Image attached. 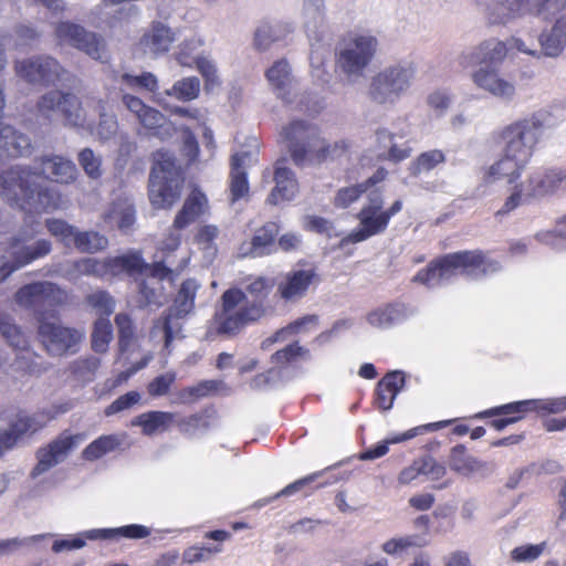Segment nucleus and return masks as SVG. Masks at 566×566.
Wrapping results in <instances>:
<instances>
[{
	"mask_svg": "<svg viewBox=\"0 0 566 566\" xmlns=\"http://www.w3.org/2000/svg\"><path fill=\"white\" fill-rule=\"evenodd\" d=\"M273 285H248L247 292L233 286L221 296V308L213 315V326L218 335L235 336L245 326L259 322L275 308V300L296 302L307 291L308 285H279L272 294Z\"/></svg>",
	"mask_w": 566,
	"mask_h": 566,
	"instance_id": "1",
	"label": "nucleus"
},
{
	"mask_svg": "<svg viewBox=\"0 0 566 566\" xmlns=\"http://www.w3.org/2000/svg\"><path fill=\"white\" fill-rule=\"evenodd\" d=\"M66 300L67 294L60 285H22L15 293V302L36 314L41 342L55 356L75 353L83 338L76 328L46 321L56 317V307Z\"/></svg>",
	"mask_w": 566,
	"mask_h": 566,
	"instance_id": "2",
	"label": "nucleus"
},
{
	"mask_svg": "<svg viewBox=\"0 0 566 566\" xmlns=\"http://www.w3.org/2000/svg\"><path fill=\"white\" fill-rule=\"evenodd\" d=\"M61 272L66 280H77L82 275L101 279L104 275L113 276L126 273L132 277H151L158 281L176 280L172 270L165 266L161 262L148 264L142 258L140 252L130 251L126 254L106 258L102 261L91 258L80 259L77 261H67Z\"/></svg>",
	"mask_w": 566,
	"mask_h": 566,
	"instance_id": "3",
	"label": "nucleus"
},
{
	"mask_svg": "<svg viewBox=\"0 0 566 566\" xmlns=\"http://www.w3.org/2000/svg\"><path fill=\"white\" fill-rule=\"evenodd\" d=\"M0 196L27 213L48 212L60 206L57 191L38 182L36 172L29 167L13 166L1 172Z\"/></svg>",
	"mask_w": 566,
	"mask_h": 566,
	"instance_id": "4",
	"label": "nucleus"
},
{
	"mask_svg": "<svg viewBox=\"0 0 566 566\" xmlns=\"http://www.w3.org/2000/svg\"><path fill=\"white\" fill-rule=\"evenodd\" d=\"M548 117L547 112L539 111L506 125L500 134L502 151L526 167L547 127Z\"/></svg>",
	"mask_w": 566,
	"mask_h": 566,
	"instance_id": "5",
	"label": "nucleus"
},
{
	"mask_svg": "<svg viewBox=\"0 0 566 566\" xmlns=\"http://www.w3.org/2000/svg\"><path fill=\"white\" fill-rule=\"evenodd\" d=\"M565 180L566 171L564 169H532L524 180H517L514 186L510 187V195L502 208L497 210L496 216L507 214L526 202L553 195Z\"/></svg>",
	"mask_w": 566,
	"mask_h": 566,
	"instance_id": "6",
	"label": "nucleus"
},
{
	"mask_svg": "<svg viewBox=\"0 0 566 566\" xmlns=\"http://www.w3.org/2000/svg\"><path fill=\"white\" fill-rule=\"evenodd\" d=\"M481 270L484 273L496 272L501 264L489 259L481 251H461L450 253L432 261L428 266L417 273L415 283H429L431 281H448L457 272Z\"/></svg>",
	"mask_w": 566,
	"mask_h": 566,
	"instance_id": "7",
	"label": "nucleus"
},
{
	"mask_svg": "<svg viewBox=\"0 0 566 566\" xmlns=\"http://www.w3.org/2000/svg\"><path fill=\"white\" fill-rule=\"evenodd\" d=\"M378 50V40L369 33L349 34L339 45L336 65L347 83L365 77Z\"/></svg>",
	"mask_w": 566,
	"mask_h": 566,
	"instance_id": "8",
	"label": "nucleus"
},
{
	"mask_svg": "<svg viewBox=\"0 0 566 566\" xmlns=\"http://www.w3.org/2000/svg\"><path fill=\"white\" fill-rule=\"evenodd\" d=\"M415 66L409 62H397L377 72L369 82L367 94L377 105H394L412 85Z\"/></svg>",
	"mask_w": 566,
	"mask_h": 566,
	"instance_id": "9",
	"label": "nucleus"
},
{
	"mask_svg": "<svg viewBox=\"0 0 566 566\" xmlns=\"http://www.w3.org/2000/svg\"><path fill=\"white\" fill-rule=\"evenodd\" d=\"M52 28L53 38L60 45H71L94 60L107 61L105 41L96 33L72 21H57L52 24Z\"/></svg>",
	"mask_w": 566,
	"mask_h": 566,
	"instance_id": "10",
	"label": "nucleus"
},
{
	"mask_svg": "<svg viewBox=\"0 0 566 566\" xmlns=\"http://www.w3.org/2000/svg\"><path fill=\"white\" fill-rule=\"evenodd\" d=\"M197 285H180L172 304L154 322L153 329L164 333L165 347L180 334L184 319L193 311Z\"/></svg>",
	"mask_w": 566,
	"mask_h": 566,
	"instance_id": "11",
	"label": "nucleus"
},
{
	"mask_svg": "<svg viewBox=\"0 0 566 566\" xmlns=\"http://www.w3.org/2000/svg\"><path fill=\"white\" fill-rule=\"evenodd\" d=\"M72 407V402L66 401L53 405L50 410L38 411L33 416H19L8 430L0 431V455L12 449L22 436L40 431L49 421L70 411Z\"/></svg>",
	"mask_w": 566,
	"mask_h": 566,
	"instance_id": "12",
	"label": "nucleus"
},
{
	"mask_svg": "<svg viewBox=\"0 0 566 566\" xmlns=\"http://www.w3.org/2000/svg\"><path fill=\"white\" fill-rule=\"evenodd\" d=\"M14 72L24 82L41 86L54 85L65 74L59 61L50 55H36L15 61Z\"/></svg>",
	"mask_w": 566,
	"mask_h": 566,
	"instance_id": "13",
	"label": "nucleus"
},
{
	"mask_svg": "<svg viewBox=\"0 0 566 566\" xmlns=\"http://www.w3.org/2000/svg\"><path fill=\"white\" fill-rule=\"evenodd\" d=\"M384 197L378 189L368 192L367 201L359 211L358 229L354 230L347 238L352 242H361L368 238L382 233L388 226V216L384 213Z\"/></svg>",
	"mask_w": 566,
	"mask_h": 566,
	"instance_id": "14",
	"label": "nucleus"
},
{
	"mask_svg": "<svg viewBox=\"0 0 566 566\" xmlns=\"http://www.w3.org/2000/svg\"><path fill=\"white\" fill-rule=\"evenodd\" d=\"M122 101L140 126L150 132L153 136L161 140L174 136L175 127L161 112L146 105L140 98L130 94L123 95Z\"/></svg>",
	"mask_w": 566,
	"mask_h": 566,
	"instance_id": "15",
	"label": "nucleus"
},
{
	"mask_svg": "<svg viewBox=\"0 0 566 566\" xmlns=\"http://www.w3.org/2000/svg\"><path fill=\"white\" fill-rule=\"evenodd\" d=\"M84 439V433L72 434L69 430L62 431L36 451L38 462L32 469V476L41 475L63 461Z\"/></svg>",
	"mask_w": 566,
	"mask_h": 566,
	"instance_id": "16",
	"label": "nucleus"
},
{
	"mask_svg": "<svg viewBox=\"0 0 566 566\" xmlns=\"http://www.w3.org/2000/svg\"><path fill=\"white\" fill-rule=\"evenodd\" d=\"M471 80L478 88L490 94L500 102L510 104L517 97L515 81L504 76L493 67H479L471 74Z\"/></svg>",
	"mask_w": 566,
	"mask_h": 566,
	"instance_id": "17",
	"label": "nucleus"
},
{
	"mask_svg": "<svg viewBox=\"0 0 566 566\" xmlns=\"http://www.w3.org/2000/svg\"><path fill=\"white\" fill-rule=\"evenodd\" d=\"M317 128L304 120H294L282 129L293 160L302 165L310 156L308 142L316 139Z\"/></svg>",
	"mask_w": 566,
	"mask_h": 566,
	"instance_id": "18",
	"label": "nucleus"
},
{
	"mask_svg": "<svg viewBox=\"0 0 566 566\" xmlns=\"http://www.w3.org/2000/svg\"><path fill=\"white\" fill-rule=\"evenodd\" d=\"M533 412L531 399L513 401L501 406L492 407L474 415L476 419L492 418L488 424L501 431L507 426L524 419L527 413Z\"/></svg>",
	"mask_w": 566,
	"mask_h": 566,
	"instance_id": "19",
	"label": "nucleus"
},
{
	"mask_svg": "<svg viewBox=\"0 0 566 566\" xmlns=\"http://www.w3.org/2000/svg\"><path fill=\"white\" fill-rule=\"evenodd\" d=\"M210 205L207 195L196 185L191 186L181 209L174 219V228L184 230L201 217L209 214Z\"/></svg>",
	"mask_w": 566,
	"mask_h": 566,
	"instance_id": "20",
	"label": "nucleus"
},
{
	"mask_svg": "<svg viewBox=\"0 0 566 566\" xmlns=\"http://www.w3.org/2000/svg\"><path fill=\"white\" fill-rule=\"evenodd\" d=\"M266 80L277 98L291 104L297 96V83L286 60H279L266 71Z\"/></svg>",
	"mask_w": 566,
	"mask_h": 566,
	"instance_id": "21",
	"label": "nucleus"
},
{
	"mask_svg": "<svg viewBox=\"0 0 566 566\" xmlns=\"http://www.w3.org/2000/svg\"><path fill=\"white\" fill-rule=\"evenodd\" d=\"M524 169L523 164L502 151L496 160L481 169V182L484 186H492L502 179H506L512 187L520 180Z\"/></svg>",
	"mask_w": 566,
	"mask_h": 566,
	"instance_id": "22",
	"label": "nucleus"
},
{
	"mask_svg": "<svg viewBox=\"0 0 566 566\" xmlns=\"http://www.w3.org/2000/svg\"><path fill=\"white\" fill-rule=\"evenodd\" d=\"M0 334L14 350L19 352L15 358L18 369L28 374H34L36 370L31 365L24 364V361L31 359L34 354L29 349L24 334L11 322V318L6 313H0Z\"/></svg>",
	"mask_w": 566,
	"mask_h": 566,
	"instance_id": "23",
	"label": "nucleus"
},
{
	"mask_svg": "<svg viewBox=\"0 0 566 566\" xmlns=\"http://www.w3.org/2000/svg\"><path fill=\"white\" fill-rule=\"evenodd\" d=\"M184 179L149 178V200L158 208H170L180 197Z\"/></svg>",
	"mask_w": 566,
	"mask_h": 566,
	"instance_id": "24",
	"label": "nucleus"
},
{
	"mask_svg": "<svg viewBox=\"0 0 566 566\" xmlns=\"http://www.w3.org/2000/svg\"><path fill=\"white\" fill-rule=\"evenodd\" d=\"M405 384L406 377L402 371L394 370L387 373L376 386L374 405L382 411L391 409L397 395L405 387Z\"/></svg>",
	"mask_w": 566,
	"mask_h": 566,
	"instance_id": "25",
	"label": "nucleus"
},
{
	"mask_svg": "<svg viewBox=\"0 0 566 566\" xmlns=\"http://www.w3.org/2000/svg\"><path fill=\"white\" fill-rule=\"evenodd\" d=\"M40 174L57 184L70 185L78 175L75 164L62 156H45L40 159Z\"/></svg>",
	"mask_w": 566,
	"mask_h": 566,
	"instance_id": "26",
	"label": "nucleus"
},
{
	"mask_svg": "<svg viewBox=\"0 0 566 566\" xmlns=\"http://www.w3.org/2000/svg\"><path fill=\"white\" fill-rule=\"evenodd\" d=\"M232 534L224 530H214L206 532L205 539H211L217 544L211 546H190L182 553V562L185 564H196L209 560L213 555L223 551V543L231 538Z\"/></svg>",
	"mask_w": 566,
	"mask_h": 566,
	"instance_id": "27",
	"label": "nucleus"
},
{
	"mask_svg": "<svg viewBox=\"0 0 566 566\" xmlns=\"http://www.w3.org/2000/svg\"><path fill=\"white\" fill-rule=\"evenodd\" d=\"M177 413L161 410H150L136 416L132 426L139 427L147 437L164 433L175 424Z\"/></svg>",
	"mask_w": 566,
	"mask_h": 566,
	"instance_id": "28",
	"label": "nucleus"
},
{
	"mask_svg": "<svg viewBox=\"0 0 566 566\" xmlns=\"http://www.w3.org/2000/svg\"><path fill=\"white\" fill-rule=\"evenodd\" d=\"M273 180L275 187L266 199V202L270 205L276 206L282 201L292 200L298 192V184L295 175L286 167H276Z\"/></svg>",
	"mask_w": 566,
	"mask_h": 566,
	"instance_id": "29",
	"label": "nucleus"
},
{
	"mask_svg": "<svg viewBox=\"0 0 566 566\" xmlns=\"http://www.w3.org/2000/svg\"><path fill=\"white\" fill-rule=\"evenodd\" d=\"M31 143L28 136L10 125L0 123V157H21L30 154Z\"/></svg>",
	"mask_w": 566,
	"mask_h": 566,
	"instance_id": "30",
	"label": "nucleus"
},
{
	"mask_svg": "<svg viewBox=\"0 0 566 566\" xmlns=\"http://www.w3.org/2000/svg\"><path fill=\"white\" fill-rule=\"evenodd\" d=\"M174 33L163 23H155L140 39L139 45L145 54L157 56L167 52L174 42Z\"/></svg>",
	"mask_w": 566,
	"mask_h": 566,
	"instance_id": "31",
	"label": "nucleus"
},
{
	"mask_svg": "<svg viewBox=\"0 0 566 566\" xmlns=\"http://www.w3.org/2000/svg\"><path fill=\"white\" fill-rule=\"evenodd\" d=\"M150 535V530L140 524H128L115 528H94L86 531L84 537L86 539H113L118 541L120 538L128 539H142Z\"/></svg>",
	"mask_w": 566,
	"mask_h": 566,
	"instance_id": "32",
	"label": "nucleus"
},
{
	"mask_svg": "<svg viewBox=\"0 0 566 566\" xmlns=\"http://www.w3.org/2000/svg\"><path fill=\"white\" fill-rule=\"evenodd\" d=\"M409 314L405 304L388 303L368 313L367 322L376 328L385 329L403 322Z\"/></svg>",
	"mask_w": 566,
	"mask_h": 566,
	"instance_id": "33",
	"label": "nucleus"
},
{
	"mask_svg": "<svg viewBox=\"0 0 566 566\" xmlns=\"http://www.w3.org/2000/svg\"><path fill=\"white\" fill-rule=\"evenodd\" d=\"M319 317L316 314H307L302 317H298L287 325L276 329L271 336L266 337L261 343L262 349H268L270 346L277 342H284L289 337L298 335L301 333L307 332L311 327H315L318 325Z\"/></svg>",
	"mask_w": 566,
	"mask_h": 566,
	"instance_id": "34",
	"label": "nucleus"
},
{
	"mask_svg": "<svg viewBox=\"0 0 566 566\" xmlns=\"http://www.w3.org/2000/svg\"><path fill=\"white\" fill-rule=\"evenodd\" d=\"M135 207L128 198H118L113 201L109 209L104 213V220L109 226H116L125 232L135 222Z\"/></svg>",
	"mask_w": 566,
	"mask_h": 566,
	"instance_id": "35",
	"label": "nucleus"
},
{
	"mask_svg": "<svg viewBox=\"0 0 566 566\" xmlns=\"http://www.w3.org/2000/svg\"><path fill=\"white\" fill-rule=\"evenodd\" d=\"M522 8V0H491L484 10L490 24H506L515 19Z\"/></svg>",
	"mask_w": 566,
	"mask_h": 566,
	"instance_id": "36",
	"label": "nucleus"
},
{
	"mask_svg": "<svg viewBox=\"0 0 566 566\" xmlns=\"http://www.w3.org/2000/svg\"><path fill=\"white\" fill-rule=\"evenodd\" d=\"M11 249V254L17 263L23 265L46 255L51 251V243L48 240H39L30 244H24L21 239H14Z\"/></svg>",
	"mask_w": 566,
	"mask_h": 566,
	"instance_id": "37",
	"label": "nucleus"
},
{
	"mask_svg": "<svg viewBox=\"0 0 566 566\" xmlns=\"http://www.w3.org/2000/svg\"><path fill=\"white\" fill-rule=\"evenodd\" d=\"M222 382L219 380H201L193 386H188L176 392L175 402L179 405H191L196 401L214 395Z\"/></svg>",
	"mask_w": 566,
	"mask_h": 566,
	"instance_id": "38",
	"label": "nucleus"
},
{
	"mask_svg": "<svg viewBox=\"0 0 566 566\" xmlns=\"http://www.w3.org/2000/svg\"><path fill=\"white\" fill-rule=\"evenodd\" d=\"M387 176V171L382 168L378 169L365 182L339 189L335 196V205L339 208H346L356 201L363 192H366L370 187L382 181Z\"/></svg>",
	"mask_w": 566,
	"mask_h": 566,
	"instance_id": "39",
	"label": "nucleus"
},
{
	"mask_svg": "<svg viewBox=\"0 0 566 566\" xmlns=\"http://www.w3.org/2000/svg\"><path fill=\"white\" fill-rule=\"evenodd\" d=\"M200 93V81L191 76L177 81L171 88L158 93L156 102L164 105L165 96H172L179 101L188 102L196 99Z\"/></svg>",
	"mask_w": 566,
	"mask_h": 566,
	"instance_id": "40",
	"label": "nucleus"
},
{
	"mask_svg": "<svg viewBox=\"0 0 566 566\" xmlns=\"http://www.w3.org/2000/svg\"><path fill=\"white\" fill-rule=\"evenodd\" d=\"M279 232V226L274 222H269L258 230L253 237L249 249L241 248L242 255L261 256L270 252V247L273 244L274 238Z\"/></svg>",
	"mask_w": 566,
	"mask_h": 566,
	"instance_id": "41",
	"label": "nucleus"
},
{
	"mask_svg": "<svg viewBox=\"0 0 566 566\" xmlns=\"http://www.w3.org/2000/svg\"><path fill=\"white\" fill-rule=\"evenodd\" d=\"M509 53L507 41L503 42L497 39H489L481 42L474 48V61L481 63H500Z\"/></svg>",
	"mask_w": 566,
	"mask_h": 566,
	"instance_id": "42",
	"label": "nucleus"
},
{
	"mask_svg": "<svg viewBox=\"0 0 566 566\" xmlns=\"http://www.w3.org/2000/svg\"><path fill=\"white\" fill-rule=\"evenodd\" d=\"M348 143L346 140L327 142L319 138L308 142L310 156L315 157L318 161L327 159H336L348 150Z\"/></svg>",
	"mask_w": 566,
	"mask_h": 566,
	"instance_id": "43",
	"label": "nucleus"
},
{
	"mask_svg": "<svg viewBox=\"0 0 566 566\" xmlns=\"http://www.w3.org/2000/svg\"><path fill=\"white\" fill-rule=\"evenodd\" d=\"M107 245L108 239L104 234L94 230L80 231L77 228L71 243L77 251L90 254L103 251Z\"/></svg>",
	"mask_w": 566,
	"mask_h": 566,
	"instance_id": "44",
	"label": "nucleus"
},
{
	"mask_svg": "<svg viewBox=\"0 0 566 566\" xmlns=\"http://www.w3.org/2000/svg\"><path fill=\"white\" fill-rule=\"evenodd\" d=\"M449 465L451 470L463 475H469L484 467L481 461L468 453L463 444H457L451 449Z\"/></svg>",
	"mask_w": 566,
	"mask_h": 566,
	"instance_id": "45",
	"label": "nucleus"
},
{
	"mask_svg": "<svg viewBox=\"0 0 566 566\" xmlns=\"http://www.w3.org/2000/svg\"><path fill=\"white\" fill-rule=\"evenodd\" d=\"M120 446L116 434H104L92 441L81 453L85 461H96L105 454L115 451Z\"/></svg>",
	"mask_w": 566,
	"mask_h": 566,
	"instance_id": "46",
	"label": "nucleus"
},
{
	"mask_svg": "<svg viewBox=\"0 0 566 566\" xmlns=\"http://www.w3.org/2000/svg\"><path fill=\"white\" fill-rule=\"evenodd\" d=\"M310 357V349L301 346L296 340L273 353L271 355V363L279 368H285L298 360L308 359Z\"/></svg>",
	"mask_w": 566,
	"mask_h": 566,
	"instance_id": "47",
	"label": "nucleus"
},
{
	"mask_svg": "<svg viewBox=\"0 0 566 566\" xmlns=\"http://www.w3.org/2000/svg\"><path fill=\"white\" fill-rule=\"evenodd\" d=\"M61 116L66 124L74 126H84L87 122V116L82 107L78 97L71 93L63 92V105H61Z\"/></svg>",
	"mask_w": 566,
	"mask_h": 566,
	"instance_id": "48",
	"label": "nucleus"
},
{
	"mask_svg": "<svg viewBox=\"0 0 566 566\" xmlns=\"http://www.w3.org/2000/svg\"><path fill=\"white\" fill-rule=\"evenodd\" d=\"M160 177L163 179H182L180 168L176 164L175 157L167 151H158L155 155L150 177Z\"/></svg>",
	"mask_w": 566,
	"mask_h": 566,
	"instance_id": "49",
	"label": "nucleus"
},
{
	"mask_svg": "<svg viewBox=\"0 0 566 566\" xmlns=\"http://www.w3.org/2000/svg\"><path fill=\"white\" fill-rule=\"evenodd\" d=\"M446 163V155L440 149H431L421 153L410 164L409 170L412 176L427 174Z\"/></svg>",
	"mask_w": 566,
	"mask_h": 566,
	"instance_id": "50",
	"label": "nucleus"
},
{
	"mask_svg": "<svg viewBox=\"0 0 566 566\" xmlns=\"http://www.w3.org/2000/svg\"><path fill=\"white\" fill-rule=\"evenodd\" d=\"M427 541L419 535H406L400 537H392L381 545L384 553L390 556H399L406 553L411 547H424Z\"/></svg>",
	"mask_w": 566,
	"mask_h": 566,
	"instance_id": "51",
	"label": "nucleus"
},
{
	"mask_svg": "<svg viewBox=\"0 0 566 566\" xmlns=\"http://www.w3.org/2000/svg\"><path fill=\"white\" fill-rule=\"evenodd\" d=\"M541 57H557L565 49L566 41L553 28L538 35Z\"/></svg>",
	"mask_w": 566,
	"mask_h": 566,
	"instance_id": "52",
	"label": "nucleus"
},
{
	"mask_svg": "<svg viewBox=\"0 0 566 566\" xmlns=\"http://www.w3.org/2000/svg\"><path fill=\"white\" fill-rule=\"evenodd\" d=\"M113 338V326L108 318L99 317L92 332V349L95 353H105Z\"/></svg>",
	"mask_w": 566,
	"mask_h": 566,
	"instance_id": "53",
	"label": "nucleus"
},
{
	"mask_svg": "<svg viewBox=\"0 0 566 566\" xmlns=\"http://www.w3.org/2000/svg\"><path fill=\"white\" fill-rule=\"evenodd\" d=\"M324 0H304L302 15L307 30H316L324 23Z\"/></svg>",
	"mask_w": 566,
	"mask_h": 566,
	"instance_id": "54",
	"label": "nucleus"
},
{
	"mask_svg": "<svg viewBox=\"0 0 566 566\" xmlns=\"http://www.w3.org/2000/svg\"><path fill=\"white\" fill-rule=\"evenodd\" d=\"M202 42L200 39L192 36L186 39L177 49L175 53L176 61L181 66L191 67L200 57L199 49Z\"/></svg>",
	"mask_w": 566,
	"mask_h": 566,
	"instance_id": "55",
	"label": "nucleus"
},
{
	"mask_svg": "<svg viewBox=\"0 0 566 566\" xmlns=\"http://www.w3.org/2000/svg\"><path fill=\"white\" fill-rule=\"evenodd\" d=\"M61 105H63V92L50 91L39 98L36 109L41 116L52 118L61 115Z\"/></svg>",
	"mask_w": 566,
	"mask_h": 566,
	"instance_id": "56",
	"label": "nucleus"
},
{
	"mask_svg": "<svg viewBox=\"0 0 566 566\" xmlns=\"http://www.w3.org/2000/svg\"><path fill=\"white\" fill-rule=\"evenodd\" d=\"M115 324L118 329V347L125 353L133 345L135 339V326L130 316L126 313H119L115 316Z\"/></svg>",
	"mask_w": 566,
	"mask_h": 566,
	"instance_id": "57",
	"label": "nucleus"
},
{
	"mask_svg": "<svg viewBox=\"0 0 566 566\" xmlns=\"http://www.w3.org/2000/svg\"><path fill=\"white\" fill-rule=\"evenodd\" d=\"M77 160L86 176L91 179H98L103 175L102 156L94 153L91 148H84L80 151Z\"/></svg>",
	"mask_w": 566,
	"mask_h": 566,
	"instance_id": "58",
	"label": "nucleus"
},
{
	"mask_svg": "<svg viewBox=\"0 0 566 566\" xmlns=\"http://www.w3.org/2000/svg\"><path fill=\"white\" fill-rule=\"evenodd\" d=\"M546 549V543L525 544L513 548L510 558L514 563H532L536 560Z\"/></svg>",
	"mask_w": 566,
	"mask_h": 566,
	"instance_id": "59",
	"label": "nucleus"
},
{
	"mask_svg": "<svg viewBox=\"0 0 566 566\" xmlns=\"http://www.w3.org/2000/svg\"><path fill=\"white\" fill-rule=\"evenodd\" d=\"M525 2L535 15L545 19L566 8V0H525Z\"/></svg>",
	"mask_w": 566,
	"mask_h": 566,
	"instance_id": "60",
	"label": "nucleus"
},
{
	"mask_svg": "<svg viewBox=\"0 0 566 566\" xmlns=\"http://www.w3.org/2000/svg\"><path fill=\"white\" fill-rule=\"evenodd\" d=\"M96 104L99 114V123L96 128V134L101 139L106 140L116 134L118 128L117 119L114 115H109L104 112L105 107L102 101H97Z\"/></svg>",
	"mask_w": 566,
	"mask_h": 566,
	"instance_id": "61",
	"label": "nucleus"
},
{
	"mask_svg": "<svg viewBox=\"0 0 566 566\" xmlns=\"http://www.w3.org/2000/svg\"><path fill=\"white\" fill-rule=\"evenodd\" d=\"M176 378L177 376L175 371H167L155 377L147 385L148 395L154 398L166 396L176 382Z\"/></svg>",
	"mask_w": 566,
	"mask_h": 566,
	"instance_id": "62",
	"label": "nucleus"
},
{
	"mask_svg": "<svg viewBox=\"0 0 566 566\" xmlns=\"http://www.w3.org/2000/svg\"><path fill=\"white\" fill-rule=\"evenodd\" d=\"M86 303L103 318H107L115 307L113 297L106 292H96L86 297Z\"/></svg>",
	"mask_w": 566,
	"mask_h": 566,
	"instance_id": "63",
	"label": "nucleus"
},
{
	"mask_svg": "<svg viewBox=\"0 0 566 566\" xmlns=\"http://www.w3.org/2000/svg\"><path fill=\"white\" fill-rule=\"evenodd\" d=\"M532 410L537 413H559L566 410V396L558 398L531 399Z\"/></svg>",
	"mask_w": 566,
	"mask_h": 566,
	"instance_id": "64",
	"label": "nucleus"
}]
</instances>
